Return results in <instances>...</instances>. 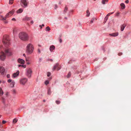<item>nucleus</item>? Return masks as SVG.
Listing matches in <instances>:
<instances>
[{"instance_id": "1", "label": "nucleus", "mask_w": 131, "mask_h": 131, "mask_svg": "<svg viewBox=\"0 0 131 131\" xmlns=\"http://www.w3.org/2000/svg\"><path fill=\"white\" fill-rule=\"evenodd\" d=\"M5 54L3 51L0 52V59L2 60H4L5 59L6 57V54L8 56H10L12 54L10 50L8 48L5 49Z\"/></svg>"}, {"instance_id": "2", "label": "nucleus", "mask_w": 131, "mask_h": 131, "mask_svg": "<svg viewBox=\"0 0 131 131\" xmlns=\"http://www.w3.org/2000/svg\"><path fill=\"white\" fill-rule=\"evenodd\" d=\"M19 37L21 40L25 41H28L29 39L28 34L24 32H20L19 34Z\"/></svg>"}, {"instance_id": "3", "label": "nucleus", "mask_w": 131, "mask_h": 131, "mask_svg": "<svg viewBox=\"0 0 131 131\" xmlns=\"http://www.w3.org/2000/svg\"><path fill=\"white\" fill-rule=\"evenodd\" d=\"M8 36L6 35L4 36L3 39V42L5 46L6 47H7L10 44Z\"/></svg>"}, {"instance_id": "4", "label": "nucleus", "mask_w": 131, "mask_h": 131, "mask_svg": "<svg viewBox=\"0 0 131 131\" xmlns=\"http://www.w3.org/2000/svg\"><path fill=\"white\" fill-rule=\"evenodd\" d=\"M34 48V46L32 44L29 43L26 47V52L29 54H31L32 53Z\"/></svg>"}, {"instance_id": "5", "label": "nucleus", "mask_w": 131, "mask_h": 131, "mask_svg": "<svg viewBox=\"0 0 131 131\" xmlns=\"http://www.w3.org/2000/svg\"><path fill=\"white\" fill-rule=\"evenodd\" d=\"M15 11L14 10H12L7 13L5 16V18L3 17L2 16H1V18H0V20H5L7 18L11 16L14 13Z\"/></svg>"}, {"instance_id": "6", "label": "nucleus", "mask_w": 131, "mask_h": 131, "mask_svg": "<svg viewBox=\"0 0 131 131\" xmlns=\"http://www.w3.org/2000/svg\"><path fill=\"white\" fill-rule=\"evenodd\" d=\"M20 2L21 6L24 8L27 7L29 4L28 0H21Z\"/></svg>"}, {"instance_id": "7", "label": "nucleus", "mask_w": 131, "mask_h": 131, "mask_svg": "<svg viewBox=\"0 0 131 131\" xmlns=\"http://www.w3.org/2000/svg\"><path fill=\"white\" fill-rule=\"evenodd\" d=\"M32 73V70L30 68H28L26 69V75L29 78L31 77Z\"/></svg>"}, {"instance_id": "8", "label": "nucleus", "mask_w": 131, "mask_h": 131, "mask_svg": "<svg viewBox=\"0 0 131 131\" xmlns=\"http://www.w3.org/2000/svg\"><path fill=\"white\" fill-rule=\"evenodd\" d=\"M27 81V79L26 78H22L20 79L19 82L20 84L24 85Z\"/></svg>"}, {"instance_id": "9", "label": "nucleus", "mask_w": 131, "mask_h": 131, "mask_svg": "<svg viewBox=\"0 0 131 131\" xmlns=\"http://www.w3.org/2000/svg\"><path fill=\"white\" fill-rule=\"evenodd\" d=\"M19 72L18 71L14 73L13 74V77L14 78H15L18 76L19 74Z\"/></svg>"}, {"instance_id": "10", "label": "nucleus", "mask_w": 131, "mask_h": 131, "mask_svg": "<svg viewBox=\"0 0 131 131\" xmlns=\"http://www.w3.org/2000/svg\"><path fill=\"white\" fill-rule=\"evenodd\" d=\"M5 71V70L4 68L3 67H0V73L2 74H4V73Z\"/></svg>"}, {"instance_id": "11", "label": "nucleus", "mask_w": 131, "mask_h": 131, "mask_svg": "<svg viewBox=\"0 0 131 131\" xmlns=\"http://www.w3.org/2000/svg\"><path fill=\"white\" fill-rule=\"evenodd\" d=\"M18 61L19 63L22 64H24L25 62V61L24 60L20 59H19L18 60Z\"/></svg>"}, {"instance_id": "12", "label": "nucleus", "mask_w": 131, "mask_h": 131, "mask_svg": "<svg viewBox=\"0 0 131 131\" xmlns=\"http://www.w3.org/2000/svg\"><path fill=\"white\" fill-rule=\"evenodd\" d=\"M118 32H115L113 34H110L109 35L111 36L115 37L117 36L118 35Z\"/></svg>"}, {"instance_id": "13", "label": "nucleus", "mask_w": 131, "mask_h": 131, "mask_svg": "<svg viewBox=\"0 0 131 131\" xmlns=\"http://www.w3.org/2000/svg\"><path fill=\"white\" fill-rule=\"evenodd\" d=\"M126 26V25L125 24H123L122 25H121V31H123L125 28Z\"/></svg>"}, {"instance_id": "14", "label": "nucleus", "mask_w": 131, "mask_h": 131, "mask_svg": "<svg viewBox=\"0 0 131 131\" xmlns=\"http://www.w3.org/2000/svg\"><path fill=\"white\" fill-rule=\"evenodd\" d=\"M59 65L58 63H56L55 65L53 66L52 70H55L57 68V67H58Z\"/></svg>"}, {"instance_id": "15", "label": "nucleus", "mask_w": 131, "mask_h": 131, "mask_svg": "<svg viewBox=\"0 0 131 131\" xmlns=\"http://www.w3.org/2000/svg\"><path fill=\"white\" fill-rule=\"evenodd\" d=\"M55 49V47L54 46L52 45L51 46L50 48V50L51 51H52V50Z\"/></svg>"}, {"instance_id": "16", "label": "nucleus", "mask_w": 131, "mask_h": 131, "mask_svg": "<svg viewBox=\"0 0 131 131\" xmlns=\"http://www.w3.org/2000/svg\"><path fill=\"white\" fill-rule=\"evenodd\" d=\"M23 11V10L21 8H20L17 11V13H22Z\"/></svg>"}, {"instance_id": "17", "label": "nucleus", "mask_w": 131, "mask_h": 131, "mask_svg": "<svg viewBox=\"0 0 131 131\" xmlns=\"http://www.w3.org/2000/svg\"><path fill=\"white\" fill-rule=\"evenodd\" d=\"M30 19V18L27 16H26L23 19V20H29Z\"/></svg>"}, {"instance_id": "18", "label": "nucleus", "mask_w": 131, "mask_h": 131, "mask_svg": "<svg viewBox=\"0 0 131 131\" xmlns=\"http://www.w3.org/2000/svg\"><path fill=\"white\" fill-rule=\"evenodd\" d=\"M15 84V82L14 81H13L11 82L10 84V86L11 87L13 88L14 87V85Z\"/></svg>"}, {"instance_id": "19", "label": "nucleus", "mask_w": 131, "mask_h": 131, "mask_svg": "<svg viewBox=\"0 0 131 131\" xmlns=\"http://www.w3.org/2000/svg\"><path fill=\"white\" fill-rule=\"evenodd\" d=\"M108 1V0H102V3L103 4H105Z\"/></svg>"}, {"instance_id": "20", "label": "nucleus", "mask_w": 131, "mask_h": 131, "mask_svg": "<svg viewBox=\"0 0 131 131\" xmlns=\"http://www.w3.org/2000/svg\"><path fill=\"white\" fill-rule=\"evenodd\" d=\"M108 18V17L107 16H106L104 19V23H105L107 20Z\"/></svg>"}, {"instance_id": "21", "label": "nucleus", "mask_w": 131, "mask_h": 131, "mask_svg": "<svg viewBox=\"0 0 131 131\" xmlns=\"http://www.w3.org/2000/svg\"><path fill=\"white\" fill-rule=\"evenodd\" d=\"M96 20L97 19L96 18H92L90 21L91 23V24L93 23L94 20Z\"/></svg>"}, {"instance_id": "22", "label": "nucleus", "mask_w": 131, "mask_h": 131, "mask_svg": "<svg viewBox=\"0 0 131 131\" xmlns=\"http://www.w3.org/2000/svg\"><path fill=\"white\" fill-rule=\"evenodd\" d=\"M3 92L1 88H0V96H2L3 95Z\"/></svg>"}, {"instance_id": "23", "label": "nucleus", "mask_w": 131, "mask_h": 131, "mask_svg": "<svg viewBox=\"0 0 131 131\" xmlns=\"http://www.w3.org/2000/svg\"><path fill=\"white\" fill-rule=\"evenodd\" d=\"M121 6L122 8V9H124L125 7V5L123 3H122L121 4Z\"/></svg>"}, {"instance_id": "24", "label": "nucleus", "mask_w": 131, "mask_h": 131, "mask_svg": "<svg viewBox=\"0 0 131 131\" xmlns=\"http://www.w3.org/2000/svg\"><path fill=\"white\" fill-rule=\"evenodd\" d=\"M51 93V92L50 88H49L47 94L48 95H50Z\"/></svg>"}, {"instance_id": "25", "label": "nucleus", "mask_w": 131, "mask_h": 131, "mask_svg": "<svg viewBox=\"0 0 131 131\" xmlns=\"http://www.w3.org/2000/svg\"><path fill=\"white\" fill-rule=\"evenodd\" d=\"M86 16L87 17H88L89 16L90 13L89 12V10H87L86 11Z\"/></svg>"}, {"instance_id": "26", "label": "nucleus", "mask_w": 131, "mask_h": 131, "mask_svg": "<svg viewBox=\"0 0 131 131\" xmlns=\"http://www.w3.org/2000/svg\"><path fill=\"white\" fill-rule=\"evenodd\" d=\"M18 120L16 118L14 119L13 120V123H16L17 121Z\"/></svg>"}, {"instance_id": "27", "label": "nucleus", "mask_w": 131, "mask_h": 131, "mask_svg": "<svg viewBox=\"0 0 131 131\" xmlns=\"http://www.w3.org/2000/svg\"><path fill=\"white\" fill-rule=\"evenodd\" d=\"M71 75V73L70 72H69L68 73L67 75V77L68 78H69L70 77Z\"/></svg>"}, {"instance_id": "28", "label": "nucleus", "mask_w": 131, "mask_h": 131, "mask_svg": "<svg viewBox=\"0 0 131 131\" xmlns=\"http://www.w3.org/2000/svg\"><path fill=\"white\" fill-rule=\"evenodd\" d=\"M14 81L12 80L11 79H9L7 80V82L8 83H11L12 82Z\"/></svg>"}, {"instance_id": "29", "label": "nucleus", "mask_w": 131, "mask_h": 131, "mask_svg": "<svg viewBox=\"0 0 131 131\" xmlns=\"http://www.w3.org/2000/svg\"><path fill=\"white\" fill-rule=\"evenodd\" d=\"M50 30V28L49 27H47L46 28V31H49Z\"/></svg>"}, {"instance_id": "30", "label": "nucleus", "mask_w": 131, "mask_h": 131, "mask_svg": "<svg viewBox=\"0 0 131 131\" xmlns=\"http://www.w3.org/2000/svg\"><path fill=\"white\" fill-rule=\"evenodd\" d=\"M1 100H2V102L3 103H4L5 100V99L4 98V97H1Z\"/></svg>"}, {"instance_id": "31", "label": "nucleus", "mask_w": 131, "mask_h": 131, "mask_svg": "<svg viewBox=\"0 0 131 131\" xmlns=\"http://www.w3.org/2000/svg\"><path fill=\"white\" fill-rule=\"evenodd\" d=\"M114 12H112V13H108L107 15L106 16H107L108 17V16H110V15H111L113 14V13Z\"/></svg>"}, {"instance_id": "32", "label": "nucleus", "mask_w": 131, "mask_h": 131, "mask_svg": "<svg viewBox=\"0 0 131 131\" xmlns=\"http://www.w3.org/2000/svg\"><path fill=\"white\" fill-rule=\"evenodd\" d=\"M49 83V82L48 80L46 81L45 82V84L46 85H47Z\"/></svg>"}, {"instance_id": "33", "label": "nucleus", "mask_w": 131, "mask_h": 131, "mask_svg": "<svg viewBox=\"0 0 131 131\" xmlns=\"http://www.w3.org/2000/svg\"><path fill=\"white\" fill-rule=\"evenodd\" d=\"M14 0H9V3L10 4H12L13 3Z\"/></svg>"}, {"instance_id": "34", "label": "nucleus", "mask_w": 131, "mask_h": 131, "mask_svg": "<svg viewBox=\"0 0 131 131\" xmlns=\"http://www.w3.org/2000/svg\"><path fill=\"white\" fill-rule=\"evenodd\" d=\"M68 8L67 7H66L64 9V12H66L67 11V10Z\"/></svg>"}, {"instance_id": "35", "label": "nucleus", "mask_w": 131, "mask_h": 131, "mask_svg": "<svg viewBox=\"0 0 131 131\" xmlns=\"http://www.w3.org/2000/svg\"><path fill=\"white\" fill-rule=\"evenodd\" d=\"M61 69V67L59 65L58 67H57V71Z\"/></svg>"}, {"instance_id": "36", "label": "nucleus", "mask_w": 131, "mask_h": 131, "mask_svg": "<svg viewBox=\"0 0 131 131\" xmlns=\"http://www.w3.org/2000/svg\"><path fill=\"white\" fill-rule=\"evenodd\" d=\"M51 75V73L50 72H48L47 73V76L48 77H49Z\"/></svg>"}, {"instance_id": "37", "label": "nucleus", "mask_w": 131, "mask_h": 131, "mask_svg": "<svg viewBox=\"0 0 131 131\" xmlns=\"http://www.w3.org/2000/svg\"><path fill=\"white\" fill-rule=\"evenodd\" d=\"M56 103L57 104H59L60 103V102L58 101H56Z\"/></svg>"}, {"instance_id": "38", "label": "nucleus", "mask_w": 131, "mask_h": 131, "mask_svg": "<svg viewBox=\"0 0 131 131\" xmlns=\"http://www.w3.org/2000/svg\"><path fill=\"white\" fill-rule=\"evenodd\" d=\"M29 58H26V62H27V61H29Z\"/></svg>"}, {"instance_id": "39", "label": "nucleus", "mask_w": 131, "mask_h": 131, "mask_svg": "<svg viewBox=\"0 0 131 131\" xmlns=\"http://www.w3.org/2000/svg\"><path fill=\"white\" fill-rule=\"evenodd\" d=\"M6 122L5 121L3 120L2 121V124H5Z\"/></svg>"}, {"instance_id": "40", "label": "nucleus", "mask_w": 131, "mask_h": 131, "mask_svg": "<svg viewBox=\"0 0 131 131\" xmlns=\"http://www.w3.org/2000/svg\"><path fill=\"white\" fill-rule=\"evenodd\" d=\"M21 67L24 68H25L26 67V66L25 65H22Z\"/></svg>"}, {"instance_id": "41", "label": "nucleus", "mask_w": 131, "mask_h": 131, "mask_svg": "<svg viewBox=\"0 0 131 131\" xmlns=\"http://www.w3.org/2000/svg\"><path fill=\"white\" fill-rule=\"evenodd\" d=\"M13 92L14 93H16V91L15 89L13 90Z\"/></svg>"}, {"instance_id": "42", "label": "nucleus", "mask_w": 131, "mask_h": 131, "mask_svg": "<svg viewBox=\"0 0 131 131\" xmlns=\"http://www.w3.org/2000/svg\"><path fill=\"white\" fill-rule=\"evenodd\" d=\"M122 54V52H119L118 53V56H121Z\"/></svg>"}, {"instance_id": "43", "label": "nucleus", "mask_w": 131, "mask_h": 131, "mask_svg": "<svg viewBox=\"0 0 131 131\" xmlns=\"http://www.w3.org/2000/svg\"><path fill=\"white\" fill-rule=\"evenodd\" d=\"M12 21H16V19L15 18H13L12 19Z\"/></svg>"}, {"instance_id": "44", "label": "nucleus", "mask_w": 131, "mask_h": 131, "mask_svg": "<svg viewBox=\"0 0 131 131\" xmlns=\"http://www.w3.org/2000/svg\"><path fill=\"white\" fill-rule=\"evenodd\" d=\"M125 3H128L129 2V1L128 0H126L125 1Z\"/></svg>"}, {"instance_id": "45", "label": "nucleus", "mask_w": 131, "mask_h": 131, "mask_svg": "<svg viewBox=\"0 0 131 131\" xmlns=\"http://www.w3.org/2000/svg\"><path fill=\"white\" fill-rule=\"evenodd\" d=\"M55 7L54 8L55 9H56L58 7L57 5H55Z\"/></svg>"}, {"instance_id": "46", "label": "nucleus", "mask_w": 131, "mask_h": 131, "mask_svg": "<svg viewBox=\"0 0 131 131\" xmlns=\"http://www.w3.org/2000/svg\"><path fill=\"white\" fill-rule=\"evenodd\" d=\"M7 77L8 78H9L10 77V75L9 74H7Z\"/></svg>"}, {"instance_id": "47", "label": "nucleus", "mask_w": 131, "mask_h": 131, "mask_svg": "<svg viewBox=\"0 0 131 131\" xmlns=\"http://www.w3.org/2000/svg\"><path fill=\"white\" fill-rule=\"evenodd\" d=\"M59 41L61 43L62 42V40L61 39H60L59 40Z\"/></svg>"}, {"instance_id": "48", "label": "nucleus", "mask_w": 131, "mask_h": 131, "mask_svg": "<svg viewBox=\"0 0 131 131\" xmlns=\"http://www.w3.org/2000/svg\"><path fill=\"white\" fill-rule=\"evenodd\" d=\"M22 65H20V64H19V65H18V67H22Z\"/></svg>"}, {"instance_id": "49", "label": "nucleus", "mask_w": 131, "mask_h": 131, "mask_svg": "<svg viewBox=\"0 0 131 131\" xmlns=\"http://www.w3.org/2000/svg\"><path fill=\"white\" fill-rule=\"evenodd\" d=\"M30 23L31 24H33L34 23V21H31L30 22Z\"/></svg>"}, {"instance_id": "50", "label": "nucleus", "mask_w": 131, "mask_h": 131, "mask_svg": "<svg viewBox=\"0 0 131 131\" xmlns=\"http://www.w3.org/2000/svg\"><path fill=\"white\" fill-rule=\"evenodd\" d=\"M27 63L28 64H30V63L28 62H27Z\"/></svg>"}, {"instance_id": "51", "label": "nucleus", "mask_w": 131, "mask_h": 131, "mask_svg": "<svg viewBox=\"0 0 131 131\" xmlns=\"http://www.w3.org/2000/svg\"><path fill=\"white\" fill-rule=\"evenodd\" d=\"M38 51L39 52V53H40V50L39 49H38Z\"/></svg>"}, {"instance_id": "52", "label": "nucleus", "mask_w": 131, "mask_h": 131, "mask_svg": "<svg viewBox=\"0 0 131 131\" xmlns=\"http://www.w3.org/2000/svg\"><path fill=\"white\" fill-rule=\"evenodd\" d=\"M39 27H40V28H41V29H42V27H41V25H39Z\"/></svg>"}, {"instance_id": "53", "label": "nucleus", "mask_w": 131, "mask_h": 131, "mask_svg": "<svg viewBox=\"0 0 131 131\" xmlns=\"http://www.w3.org/2000/svg\"><path fill=\"white\" fill-rule=\"evenodd\" d=\"M23 56H25V57L26 56V55L25 54H23Z\"/></svg>"}, {"instance_id": "54", "label": "nucleus", "mask_w": 131, "mask_h": 131, "mask_svg": "<svg viewBox=\"0 0 131 131\" xmlns=\"http://www.w3.org/2000/svg\"><path fill=\"white\" fill-rule=\"evenodd\" d=\"M42 26L43 27L44 26V25L43 24H42Z\"/></svg>"}, {"instance_id": "55", "label": "nucleus", "mask_w": 131, "mask_h": 131, "mask_svg": "<svg viewBox=\"0 0 131 131\" xmlns=\"http://www.w3.org/2000/svg\"><path fill=\"white\" fill-rule=\"evenodd\" d=\"M50 60L51 61H52V59H50Z\"/></svg>"}, {"instance_id": "56", "label": "nucleus", "mask_w": 131, "mask_h": 131, "mask_svg": "<svg viewBox=\"0 0 131 131\" xmlns=\"http://www.w3.org/2000/svg\"><path fill=\"white\" fill-rule=\"evenodd\" d=\"M38 46L39 47H41V46L40 45H38Z\"/></svg>"}, {"instance_id": "57", "label": "nucleus", "mask_w": 131, "mask_h": 131, "mask_svg": "<svg viewBox=\"0 0 131 131\" xmlns=\"http://www.w3.org/2000/svg\"><path fill=\"white\" fill-rule=\"evenodd\" d=\"M1 81L0 80V83H1Z\"/></svg>"}, {"instance_id": "58", "label": "nucleus", "mask_w": 131, "mask_h": 131, "mask_svg": "<svg viewBox=\"0 0 131 131\" xmlns=\"http://www.w3.org/2000/svg\"><path fill=\"white\" fill-rule=\"evenodd\" d=\"M5 23H7V22H5Z\"/></svg>"}, {"instance_id": "59", "label": "nucleus", "mask_w": 131, "mask_h": 131, "mask_svg": "<svg viewBox=\"0 0 131 131\" xmlns=\"http://www.w3.org/2000/svg\"><path fill=\"white\" fill-rule=\"evenodd\" d=\"M14 30H13V32H14Z\"/></svg>"}, {"instance_id": "60", "label": "nucleus", "mask_w": 131, "mask_h": 131, "mask_svg": "<svg viewBox=\"0 0 131 131\" xmlns=\"http://www.w3.org/2000/svg\"><path fill=\"white\" fill-rule=\"evenodd\" d=\"M43 101H44V102H45V100H43Z\"/></svg>"}, {"instance_id": "61", "label": "nucleus", "mask_w": 131, "mask_h": 131, "mask_svg": "<svg viewBox=\"0 0 131 131\" xmlns=\"http://www.w3.org/2000/svg\"><path fill=\"white\" fill-rule=\"evenodd\" d=\"M1 117V115H0V118Z\"/></svg>"}, {"instance_id": "62", "label": "nucleus", "mask_w": 131, "mask_h": 131, "mask_svg": "<svg viewBox=\"0 0 131 131\" xmlns=\"http://www.w3.org/2000/svg\"><path fill=\"white\" fill-rule=\"evenodd\" d=\"M1 117V115H0V118Z\"/></svg>"}, {"instance_id": "63", "label": "nucleus", "mask_w": 131, "mask_h": 131, "mask_svg": "<svg viewBox=\"0 0 131 131\" xmlns=\"http://www.w3.org/2000/svg\"><path fill=\"white\" fill-rule=\"evenodd\" d=\"M50 79H51V78H50Z\"/></svg>"}, {"instance_id": "64", "label": "nucleus", "mask_w": 131, "mask_h": 131, "mask_svg": "<svg viewBox=\"0 0 131 131\" xmlns=\"http://www.w3.org/2000/svg\"><path fill=\"white\" fill-rule=\"evenodd\" d=\"M7 93L6 94V95H7Z\"/></svg>"}]
</instances>
